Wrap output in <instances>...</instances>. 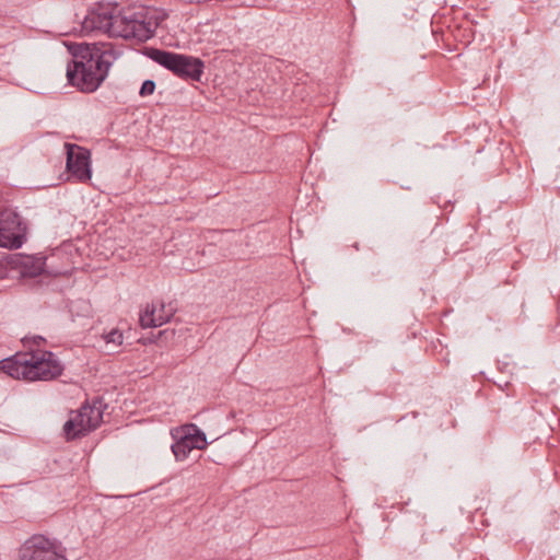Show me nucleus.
I'll use <instances>...</instances> for the list:
<instances>
[{
    "mask_svg": "<svg viewBox=\"0 0 560 560\" xmlns=\"http://www.w3.org/2000/svg\"><path fill=\"white\" fill-rule=\"evenodd\" d=\"M102 421L101 405L84 404L79 410L71 411L69 419L63 424V432L68 441L86 435L95 430Z\"/></svg>",
    "mask_w": 560,
    "mask_h": 560,
    "instance_id": "39448f33",
    "label": "nucleus"
},
{
    "mask_svg": "<svg viewBox=\"0 0 560 560\" xmlns=\"http://www.w3.org/2000/svg\"><path fill=\"white\" fill-rule=\"evenodd\" d=\"M67 171L80 182L91 179L90 151L72 143H66Z\"/></svg>",
    "mask_w": 560,
    "mask_h": 560,
    "instance_id": "6e6552de",
    "label": "nucleus"
},
{
    "mask_svg": "<svg viewBox=\"0 0 560 560\" xmlns=\"http://www.w3.org/2000/svg\"><path fill=\"white\" fill-rule=\"evenodd\" d=\"M10 264L21 278H35L44 271L45 258L24 254H12Z\"/></svg>",
    "mask_w": 560,
    "mask_h": 560,
    "instance_id": "9d476101",
    "label": "nucleus"
},
{
    "mask_svg": "<svg viewBox=\"0 0 560 560\" xmlns=\"http://www.w3.org/2000/svg\"><path fill=\"white\" fill-rule=\"evenodd\" d=\"M174 443L172 444V452L176 460H184L188 454L194 450L191 441L188 438L184 427L175 428L171 431Z\"/></svg>",
    "mask_w": 560,
    "mask_h": 560,
    "instance_id": "9b49d317",
    "label": "nucleus"
},
{
    "mask_svg": "<svg viewBox=\"0 0 560 560\" xmlns=\"http://www.w3.org/2000/svg\"><path fill=\"white\" fill-rule=\"evenodd\" d=\"M34 343L39 346L42 341H44V338L40 336L34 337L33 339Z\"/></svg>",
    "mask_w": 560,
    "mask_h": 560,
    "instance_id": "dca6fc26",
    "label": "nucleus"
},
{
    "mask_svg": "<svg viewBox=\"0 0 560 560\" xmlns=\"http://www.w3.org/2000/svg\"><path fill=\"white\" fill-rule=\"evenodd\" d=\"M154 90H155V82L152 80H145L141 85L139 94L143 97L149 96V95L153 94Z\"/></svg>",
    "mask_w": 560,
    "mask_h": 560,
    "instance_id": "4468645a",
    "label": "nucleus"
},
{
    "mask_svg": "<svg viewBox=\"0 0 560 560\" xmlns=\"http://www.w3.org/2000/svg\"><path fill=\"white\" fill-rule=\"evenodd\" d=\"M190 3V0H187Z\"/></svg>",
    "mask_w": 560,
    "mask_h": 560,
    "instance_id": "f3484780",
    "label": "nucleus"
},
{
    "mask_svg": "<svg viewBox=\"0 0 560 560\" xmlns=\"http://www.w3.org/2000/svg\"><path fill=\"white\" fill-rule=\"evenodd\" d=\"M0 370L18 380L47 381L61 375L63 368L51 351L36 350L1 360Z\"/></svg>",
    "mask_w": 560,
    "mask_h": 560,
    "instance_id": "7ed1b4c3",
    "label": "nucleus"
},
{
    "mask_svg": "<svg viewBox=\"0 0 560 560\" xmlns=\"http://www.w3.org/2000/svg\"><path fill=\"white\" fill-rule=\"evenodd\" d=\"M26 224L21 217L9 208L0 209V246L19 248L25 241Z\"/></svg>",
    "mask_w": 560,
    "mask_h": 560,
    "instance_id": "423d86ee",
    "label": "nucleus"
},
{
    "mask_svg": "<svg viewBox=\"0 0 560 560\" xmlns=\"http://www.w3.org/2000/svg\"><path fill=\"white\" fill-rule=\"evenodd\" d=\"M20 560H67L55 542L43 535L27 539L19 550Z\"/></svg>",
    "mask_w": 560,
    "mask_h": 560,
    "instance_id": "0eeeda50",
    "label": "nucleus"
},
{
    "mask_svg": "<svg viewBox=\"0 0 560 560\" xmlns=\"http://www.w3.org/2000/svg\"><path fill=\"white\" fill-rule=\"evenodd\" d=\"M11 255L0 260V279L13 278L15 270H13V265L10 264Z\"/></svg>",
    "mask_w": 560,
    "mask_h": 560,
    "instance_id": "ddd939ff",
    "label": "nucleus"
},
{
    "mask_svg": "<svg viewBox=\"0 0 560 560\" xmlns=\"http://www.w3.org/2000/svg\"><path fill=\"white\" fill-rule=\"evenodd\" d=\"M72 60L67 66L69 84L84 93L96 91L117 58L112 44H75L70 48Z\"/></svg>",
    "mask_w": 560,
    "mask_h": 560,
    "instance_id": "f257e3e1",
    "label": "nucleus"
},
{
    "mask_svg": "<svg viewBox=\"0 0 560 560\" xmlns=\"http://www.w3.org/2000/svg\"><path fill=\"white\" fill-rule=\"evenodd\" d=\"M176 307L172 303L164 302L148 304L145 311L140 314V325L143 328L158 327L167 323L175 314Z\"/></svg>",
    "mask_w": 560,
    "mask_h": 560,
    "instance_id": "1a4fd4ad",
    "label": "nucleus"
},
{
    "mask_svg": "<svg viewBox=\"0 0 560 560\" xmlns=\"http://www.w3.org/2000/svg\"><path fill=\"white\" fill-rule=\"evenodd\" d=\"M148 56L153 61L172 71L183 80L199 82L203 74L205 62L200 58L194 56L176 54L158 48H151Z\"/></svg>",
    "mask_w": 560,
    "mask_h": 560,
    "instance_id": "20e7f679",
    "label": "nucleus"
},
{
    "mask_svg": "<svg viewBox=\"0 0 560 560\" xmlns=\"http://www.w3.org/2000/svg\"><path fill=\"white\" fill-rule=\"evenodd\" d=\"M188 438L190 439V443L194 448L205 450L208 445L207 438L205 432L199 430V428L194 423H187L183 425Z\"/></svg>",
    "mask_w": 560,
    "mask_h": 560,
    "instance_id": "f8f14e48",
    "label": "nucleus"
},
{
    "mask_svg": "<svg viewBox=\"0 0 560 560\" xmlns=\"http://www.w3.org/2000/svg\"><path fill=\"white\" fill-rule=\"evenodd\" d=\"M105 339H106V342H107V343H110V342H112V343H114V345H116V346H119V345H121V343H122V339H124V337H122V334H121L120 331H118V330H112V331H110V332L105 337Z\"/></svg>",
    "mask_w": 560,
    "mask_h": 560,
    "instance_id": "2eb2a0df",
    "label": "nucleus"
},
{
    "mask_svg": "<svg viewBox=\"0 0 560 560\" xmlns=\"http://www.w3.org/2000/svg\"><path fill=\"white\" fill-rule=\"evenodd\" d=\"M84 28L102 30L113 37L145 42L158 27L155 18L144 7L122 9L118 14H92L83 23Z\"/></svg>",
    "mask_w": 560,
    "mask_h": 560,
    "instance_id": "f03ea898",
    "label": "nucleus"
}]
</instances>
